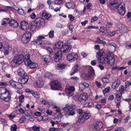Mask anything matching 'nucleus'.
I'll return each instance as SVG.
<instances>
[{
  "mask_svg": "<svg viewBox=\"0 0 131 131\" xmlns=\"http://www.w3.org/2000/svg\"><path fill=\"white\" fill-rule=\"evenodd\" d=\"M29 26L28 23L25 21H23L21 23V27L23 30H27L29 28Z\"/></svg>",
  "mask_w": 131,
  "mask_h": 131,
  "instance_id": "23",
  "label": "nucleus"
},
{
  "mask_svg": "<svg viewBox=\"0 0 131 131\" xmlns=\"http://www.w3.org/2000/svg\"><path fill=\"white\" fill-rule=\"evenodd\" d=\"M24 60V56L23 54L16 55L12 59L10 64L13 67H16L19 65Z\"/></svg>",
  "mask_w": 131,
  "mask_h": 131,
  "instance_id": "2",
  "label": "nucleus"
},
{
  "mask_svg": "<svg viewBox=\"0 0 131 131\" xmlns=\"http://www.w3.org/2000/svg\"><path fill=\"white\" fill-rule=\"evenodd\" d=\"M42 73L40 72V73L37 74L36 75V77L38 79H42Z\"/></svg>",
  "mask_w": 131,
  "mask_h": 131,
  "instance_id": "43",
  "label": "nucleus"
},
{
  "mask_svg": "<svg viewBox=\"0 0 131 131\" xmlns=\"http://www.w3.org/2000/svg\"><path fill=\"white\" fill-rule=\"evenodd\" d=\"M9 66V64L7 63H4L3 65V69H5L8 67Z\"/></svg>",
  "mask_w": 131,
  "mask_h": 131,
  "instance_id": "60",
  "label": "nucleus"
},
{
  "mask_svg": "<svg viewBox=\"0 0 131 131\" xmlns=\"http://www.w3.org/2000/svg\"><path fill=\"white\" fill-rule=\"evenodd\" d=\"M116 98L117 101H119L121 99L122 94L119 93L118 91H117L116 93Z\"/></svg>",
  "mask_w": 131,
  "mask_h": 131,
  "instance_id": "33",
  "label": "nucleus"
},
{
  "mask_svg": "<svg viewBox=\"0 0 131 131\" xmlns=\"http://www.w3.org/2000/svg\"><path fill=\"white\" fill-rule=\"evenodd\" d=\"M11 94L9 91L5 94L1 95L0 98L5 102H8L10 99Z\"/></svg>",
  "mask_w": 131,
  "mask_h": 131,
  "instance_id": "12",
  "label": "nucleus"
},
{
  "mask_svg": "<svg viewBox=\"0 0 131 131\" xmlns=\"http://www.w3.org/2000/svg\"><path fill=\"white\" fill-rule=\"evenodd\" d=\"M74 109V106L73 105L66 106L64 107L63 110L66 113L65 116L68 117L70 116H72L74 115L75 113L74 111H72Z\"/></svg>",
  "mask_w": 131,
  "mask_h": 131,
  "instance_id": "3",
  "label": "nucleus"
},
{
  "mask_svg": "<svg viewBox=\"0 0 131 131\" xmlns=\"http://www.w3.org/2000/svg\"><path fill=\"white\" fill-rule=\"evenodd\" d=\"M68 17L70 18V20L71 21L73 20L74 19V17L71 14H70L68 16Z\"/></svg>",
  "mask_w": 131,
  "mask_h": 131,
  "instance_id": "56",
  "label": "nucleus"
},
{
  "mask_svg": "<svg viewBox=\"0 0 131 131\" xmlns=\"http://www.w3.org/2000/svg\"><path fill=\"white\" fill-rule=\"evenodd\" d=\"M27 63L26 64L30 68H35L38 66V65L37 63L32 62L31 60L28 61H27Z\"/></svg>",
  "mask_w": 131,
  "mask_h": 131,
  "instance_id": "18",
  "label": "nucleus"
},
{
  "mask_svg": "<svg viewBox=\"0 0 131 131\" xmlns=\"http://www.w3.org/2000/svg\"><path fill=\"white\" fill-rule=\"evenodd\" d=\"M17 72L18 75L21 77H23V76L25 75V73L23 69L20 67L17 70Z\"/></svg>",
  "mask_w": 131,
  "mask_h": 131,
  "instance_id": "25",
  "label": "nucleus"
},
{
  "mask_svg": "<svg viewBox=\"0 0 131 131\" xmlns=\"http://www.w3.org/2000/svg\"><path fill=\"white\" fill-rule=\"evenodd\" d=\"M48 35H44V36L42 35L39 36L37 38L36 41H34V43H36L38 44H42L43 43V42L41 41V42H39V41H41L42 39L46 38L45 37H47Z\"/></svg>",
  "mask_w": 131,
  "mask_h": 131,
  "instance_id": "17",
  "label": "nucleus"
},
{
  "mask_svg": "<svg viewBox=\"0 0 131 131\" xmlns=\"http://www.w3.org/2000/svg\"><path fill=\"white\" fill-rule=\"evenodd\" d=\"M110 87H107L103 90V92L105 95L106 93H107L110 91Z\"/></svg>",
  "mask_w": 131,
  "mask_h": 131,
  "instance_id": "39",
  "label": "nucleus"
},
{
  "mask_svg": "<svg viewBox=\"0 0 131 131\" xmlns=\"http://www.w3.org/2000/svg\"><path fill=\"white\" fill-rule=\"evenodd\" d=\"M89 86V84L87 83H81L79 85V90L81 91H83V90L88 88Z\"/></svg>",
  "mask_w": 131,
  "mask_h": 131,
  "instance_id": "22",
  "label": "nucleus"
},
{
  "mask_svg": "<svg viewBox=\"0 0 131 131\" xmlns=\"http://www.w3.org/2000/svg\"><path fill=\"white\" fill-rule=\"evenodd\" d=\"M63 0H56L54 1V3L56 4H63Z\"/></svg>",
  "mask_w": 131,
  "mask_h": 131,
  "instance_id": "44",
  "label": "nucleus"
},
{
  "mask_svg": "<svg viewBox=\"0 0 131 131\" xmlns=\"http://www.w3.org/2000/svg\"><path fill=\"white\" fill-rule=\"evenodd\" d=\"M107 56H104L98 58V60L100 63L103 64L107 63Z\"/></svg>",
  "mask_w": 131,
  "mask_h": 131,
  "instance_id": "20",
  "label": "nucleus"
},
{
  "mask_svg": "<svg viewBox=\"0 0 131 131\" xmlns=\"http://www.w3.org/2000/svg\"><path fill=\"white\" fill-rule=\"evenodd\" d=\"M44 59V61L47 64L49 63V55H46L43 57Z\"/></svg>",
  "mask_w": 131,
  "mask_h": 131,
  "instance_id": "35",
  "label": "nucleus"
},
{
  "mask_svg": "<svg viewBox=\"0 0 131 131\" xmlns=\"http://www.w3.org/2000/svg\"><path fill=\"white\" fill-rule=\"evenodd\" d=\"M31 34L29 31H27L21 37V41L24 43L28 42L31 38Z\"/></svg>",
  "mask_w": 131,
  "mask_h": 131,
  "instance_id": "5",
  "label": "nucleus"
},
{
  "mask_svg": "<svg viewBox=\"0 0 131 131\" xmlns=\"http://www.w3.org/2000/svg\"><path fill=\"white\" fill-rule=\"evenodd\" d=\"M37 86L39 87H42L44 85V82L42 79H38L36 82Z\"/></svg>",
  "mask_w": 131,
  "mask_h": 131,
  "instance_id": "29",
  "label": "nucleus"
},
{
  "mask_svg": "<svg viewBox=\"0 0 131 131\" xmlns=\"http://www.w3.org/2000/svg\"><path fill=\"white\" fill-rule=\"evenodd\" d=\"M42 16L44 17L46 19H48L49 18V17L48 16V14L47 13L46 11L43 12L42 13Z\"/></svg>",
  "mask_w": 131,
  "mask_h": 131,
  "instance_id": "36",
  "label": "nucleus"
},
{
  "mask_svg": "<svg viewBox=\"0 0 131 131\" xmlns=\"http://www.w3.org/2000/svg\"><path fill=\"white\" fill-rule=\"evenodd\" d=\"M88 98V94L86 93H84L80 94L78 98V100L81 103H84Z\"/></svg>",
  "mask_w": 131,
  "mask_h": 131,
  "instance_id": "11",
  "label": "nucleus"
},
{
  "mask_svg": "<svg viewBox=\"0 0 131 131\" xmlns=\"http://www.w3.org/2000/svg\"><path fill=\"white\" fill-rule=\"evenodd\" d=\"M79 67V66L78 65H77L75 66L74 68V71L75 72H77L78 70H79L78 68Z\"/></svg>",
  "mask_w": 131,
  "mask_h": 131,
  "instance_id": "53",
  "label": "nucleus"
},
{
  "mask_svg": "<svg viewBox=\"0 0 131 131\" xmlns=\"http://www.w3.org/2000/svg\"><path fill=\"white\" fill-rule=\"evenodd\" d=\"M30 28L32 31H35L36 29H38L39 28L37 27L36 25H32L30 26Z\"/></svg>",
  "mask_w": 131,
  "mask_h": 131,
  "instance_id": "34",
  "label": "nucleus"
},
{
  "mask_svg": "<svg viewBox=\"0 0 131 131\" xmlns=\"http://www.w3.org/2000/svg\"><path fill=\"white\" fill-rule=\"evenodd\" d=\"M9 91L5 87H1L0 88V97L1 95L5 94Z\"/></svg>",
  "mask_w": 131,
  "mask_h": 131,
  "instance_id": "28",
  "label": "nucleus"
},
{
  "mask_svg": "<svg viewBox=\"0 0 131 131\" xmlns=\"http://www.w3.org/2000/svg\"><path fill=\"white\" fill-rule=\"evenodd\" d=\"M107 63L111 66L113 65L115 61V58L113 54H109L107 56Z\"/></svg>",
  "mask_w": 131,
  "mask_h": 131,
  "instance_id": "10",
  "label": "nucleus"
},
{
  "mask_svg": "<svg viewBox=\"0 0 131 131\" xmlns=\"http://www.w3.org/2000/svg\"><path fill=\"white\" fill-rule=\"evenodd\" d=\"M112 25V24L111 23L108 22L106 24V27L107 28H110Z\"/></svg>",
  "mask_w": 131,
  "mask_h": 131,
  "instance_id": "61",
  "label": "nucleus"
},
{
  "mask_svg": "<svg viewBox=\"0 0 131 131\" xmlns=\"http://www.w3.org/2000/svg\"><path fill=\"white\" fill-rule=\"evenodd\" d=\"M104 53V51L102 50H101L97 52L96 53L97 56L99 57H103V54Z\"/></svg>",
  "mask_w": 131,
  "mask_h": 131,
  "instance_id": "37",
  "label": "nucleus"
},
{
  "mask_svg": "<svg viewBox=\"0 0 131 131\" xmlns=\"http://www.w3.org/2000/svg\"><path fill=\"white\" fill-rule=\"evenodd\" d=\"M116 32L115 31L112 32H109L108 33V37H111L114 35Z\"/></svg>",
  "mask_w": 131,
  "mask_h": 131,
  "instance_id": "47",
  "label": "nucleus"
},
{
  "mask_svg": "<svg viewBox=\"0 0 131 131\" xmlns=\"http://www.w3.org/2000/svg\"><path fill=\"white\" fill-rule=\"evenodd\" d=\"M16 82H15L13 80H11L9 81V83L13 87L15 88Z\"/></svg>",
  "mask_w": 131,
  "mask_h": 131,
  "instance_id": "46",
  "label": "nucleus"
},
{
  "mask_svg": "<svg viewBox=\"0 0 131 131\" xmlns=\"http://www.w3.org/2000/svg\"><path fill=\"white\" fill-rule=\"evenodd\" d=\"M117 3L114 1L112 2L109 5V7L111 10H114L117 8Z\"/></svg>",
  "mask_w": 131,
  "mask_h": 131,
  "instance_id": "24",
  "label": "nucleus"
},
{
  "mask_svg": "<svg viewBox=\"0 0 131 131\" xmlns=\"http://www.w3.org/2000/svg\"><path fill=\"white\" fill-rule=\"evenodd\" d=\"M117 9L119 14L122 16L124 15L125 12V5L124 3H120L117 6Z\"/></svg>",
  "mask_w": 131,
  "mask_h": 131,
  "instance_id": "7",
  "label": "nucleus"
},
{
  "mask_svg": "<svg viewBox=\"0 0 131 131\" xmlns=\"http://www.w3.org/2000/svg\"><path fill=\"white\" fill-rule=\"evenodd\" d=\"M114 131H124V130L123 128L120 127L116 128Z\"/></svg>",
  "mask_w": 131,
  "mask_h": 131,
  "instance_id": "57",
  "label": "nucleus"
},
{
  "mask_svg": "<svg viewBox=\"0 0 131 131\" xmlns=\"http://www.w3.org/2000/svg\"><path fill=\"white\" fill-rule=\"evenodd\" d=\"M30 56L29 54H28L25 55V58L24 57V60L25 62V64L27 63V62L26 61H30L31 60L29 59Z\"/></svg>",
  "mask_w": 131,
  "mask_h": 131,
  "instance_id": "30",
  "label": "nucleus"
},
{
  "mask_svg": "<svg viewBox=\"0 0 131 131\" xmlns=\"http://www.w3.org/2000/svg\"><path fill=\"white\" fill-rule=\"evenodd\" d=\"M22 78L19 79L18 80V83L21 84H25L26 83L28 79V77L26 75H25Z\"/></svg>",
  "mask_w": 131,
  "mask_h": 131,
  "instance_id": "15",
  "label": "nucleus"
},
{
  "mask_svg": "<svg viewBox=\"0 0 131 131\" xmlns=\"http://www.w3.org/2000/svg\"><path fill=\"white\" fill-rule=\"evenodd\" d=\"M98 19L97 17L96 16H94L93 17L91 20V22L92 23L94 21H95L96 20Z\"/></svg>",
  "mask_w": 131,
  "mask_h": 131,
  "instance_id": "55",
  "label": "nucleus"
},
{
  "mask_svg": "<svg viewBox=\"0 0 131 131\" xmlns=\"http://www.w3.org/2000/svg\"><path fill=\"white\" fill-rule=\"evenodd\" d=\"M9 19L8 18H5L3 19L2 25H7L8 24H9Z\"/></svg>",
  "mask_w": 131,
  "mask_h": 131,
  "instance_id": "31",
  "label": "nucleus"
},
{
  "mask_svg": "<svg viewBox=\"0 0 131 131\" xmlns=\"http://www.w3.org/2000/svg\"><path fill=\"white\" fill-rule=\"evenodd\" d=\"M117 27L119 29V30L121 32H125L128 31L126 27L124 24H119Z\"/></svg>",
  "mask_w": 131,
  "mask_h": 131,
  "instance_id": "21",
  "label": "nucleus"
},
{
  "mask_svg": "<svg viewBox=\"0 0 131 131\" xmlns=\"http://www.w3.org/2000/svg\"><path fill=\"white\" fill-rule=\"evenodd\" d=\"M78 54L75 53H72L67 54V60L72 62L76 60L78 58Z\"/></svg>",
  "mask_w": 131,
  "mask_h": 131,
  "instance_id": "8",
  "label": "nucleus"
},
{
  "mask_svg": "<svg viewBox=\"0 0 131 131\" xmlns=\"http://www.w3.org/2000/svg\"><path fill=\"white\" fill-rule=\"evenodd\" d=\"M90 116V114L89 111H84L83 114L82 116L79 117L77 123L78 122L79 123L83 122L84 120H86L88 119Z\"/></svg>",
  "mask_w": 131,
  "mask_h": 131,
  "instance_id": "4",
  "label": "nucleus"
},
{
  "mask_svg": "<svg viewBox=\"0 0 131 131\" xmlns=\"http://www.w3.org/2000/svg\"><path fill=\"white\" fill-rule=\"evenodd\" d=\"M9 25L14 28H16L18 26V23L16 21L14 20H9Z\"/></svg>",
  "mask_w": 131,
  "mask_h": 131,
  "instance_id": "19",
  "label": "nucleus"
},
{
  "mask_svg": "<svg viewBox=\"0 0 131 131\" xmlns=\"http://www.w3.org/2000/svg\"><path fill=\"white\" fill-rule=\"evenodd\" d=\"M102 81L104 83H108L109 81L108 79L106 78H103L102 80Z\"/></svg>",
  "mask_w": 131,
  "mask_h": 131,
  "instance_id": "51",
  "label": "nucleus"
},
{
  "mask_svg": "<svg viewBox=\"0 0 131 131\" xmlns=\"http://www.w3.org/2000/svg\"><path fill=\"white\" fill-rule=\"evenodd\" d=\"M8 117L10 119H13L14 117H15V116L13 114V113L12 114L9 115H8Z\"/></svg>",
  "mask_w": 131,
  "mask_h": 131,
  "instance_id": "64",
  "label": "nucleus"
},
{
  "mask_svg": "<svg viewBox=\"0 0 131 131\" xmlns=\"http://www.w3.org/2000/svg\"><path fill=\"white\" fill-rule=\"evenodd\" d=\"M22 84L19 83V84L17 82H16V85H15V88L17 89H20L22 88Z\"/></svg>",
  "mask_w": 131,
  "mask_h": 131,
  "instance_id": "38",
  "label": "nucleus"
},
{
  "mask_svg": "<svg viewBox=\"0 0 131 131\" xmlns=\"http://www.w3.org/2000/svg\"><path fill=\"white\" fill-rule=\"evenodd\" d=\"M51 89L53 90H59L61 88L60 82L57 80L53 81L51 84Z\"/></svg>",
  "mask_w": 131,
  "mask_h": 131,
  "instance_id": "6",
  "label": "nucleus"
},
{
  "mask_svg": "<svg viewBox=\"0 0 131 131\" xmlns=\"http://www.w3.org/2000/svg\"><path fill=\"white\" fill-rule=\"evenodd\" d=\"M72 3H71L69 2L67 3L66 4V6L68 8H71L72 6Z\"/></svg>",
  "mask_w": 131,
  "mask_h": 131,
  "instance_id": "54",
  "label": "nucleus"
},
{
  "mask_svg": "<svg viewBox=\"0 0 131 131\" xmlns=\"http://www.w3.org/2000/svg\"><path fill=\"white\" fill-rule=\"evenodd\" d=\"M26 119L24 116H22L20 119L19 120V121L20 123H23L26 120Z\"/></svg>",
  "mask_w": 131,
  "mask_h": 131,
  "instance_id": "45",
  "label": "nucleus"
},
{
  "mask_svg": "<svg viewBox=\"0 0 131 131\" xmlns=\"http://www.w3.org/2000/svg\"><path fill=\"white\" fill-rule=\"evenodd\" d=\"M65 67V65L63 64L60 63L58 65L57 69H58L61 70V69L64 68Z\"/></svg>",
  "mask_w": 131,
  "mask_h": 131,
  "instance_id": "32",
  "label": "nucleus"
},
{
  "mask_svg": "<svg viewBox=\"0 0 131 131\" xmlns=\"http://www.w3.org/2000/svg\"><path fill=\"white\" fill-rule=\"evenodd\" d=\"M33 96L37 98H39V97L40 94L37 92H34L32 93Z\"/></svg>",
  "mask_w": 131,
  "mask_h": 131,
  "instance_id": "41",
  "label": "nucleus"
},
{
  "mask_svg": "<svg viewBox=\"0 0 131 131\" xmlns=\"http://www.w3.org/2000/svg\"><path fill=\"white\" fill-rule=\"evenodd\" d=\"M69 29L71 31V33L73 32V26L72 25L69 26Z\"/></svg>",
  "mask_w": 131,
  "mask_h": 131,
  "instance_id": "63",
  "label": "nucleus"
},
{
  "mask_svg": "<svg viewBox=\"0 0 131 131\" xmlns=\"http://www.w3.org/2000/svg\"><path fill=\"white\" fill-rule=\"evenodd\" d=\"M17 127L15 124H14L11 125L10 130L11 131H16Z\"/></svg>",
  "mask_w": 131,
  "mask_h": 131,
  "instance_id": "40",
  "label": "nucleus"
},
{
  "mask_svg": "<svg viewBox=\"0 0 131 131\" xmlns=\"http://www.w3.org/2000/svg\"><path fill=\"white\" fill-rule=\"evenodd\" d=\"M94 70L93 68L90 67L88 70L87 74L85 75V79L86 80L90 79L94 75Z\"/></svg>",
  "mask_w": 131,
  "mask_h": 131,
  "instance_id": "9",
  "label": "nucleus"
},
{
  "mask_svg": "<svg viewBox=\"0 0 131 131\" xmlns=\"http://www.w3.org/2000/svg\"><path fill=\"white\" fill-rule=\"evenodd\" d=\"M94 128L97 130L101 129L103 127V124L102 122L97 121L95 122L94 124Z\"/></svg>",
  "mask_w": 131,
  "mask_h": 131,
  "instance_id": "16",
  "label": "nucleus"
},
{
  "mask_svg": "<svg viewBox=\"0 0 131 131\" xmlns=\"http://www.w3.org/2000/svg\"><path fill=\"white\" fill-rule=\"evenodd\" d=\"M63 43L61 41H59L57 42L55 45V47L53 48L54 50L56 49V48L60 49L63 47Z\"/></svg>",
  "mask_w": 131,
  "mask_h": 131,
  "instance_id": "26",
  "label": "nucleus"
},
{
  "mask_svg": "<svg viewBox=\"0 0 131 131\" xmlns=\"http://www.w3.org/2000/svg\"><path fill=\"white\" fill-rule=\"evenodd\" d=\"M43 19L41 18H37L34 20V24L36 25L39 28L41 26V23L43 22Z\"/></svg>",
  "mask_w": 131,
  "mask_h": 131,
  "instance_id": "14",
  "label": "nucleus"
},
{
  "mask_svg": "<svg viewBox=\"0 0 131 131\" xmlns=\"http://www.w3.org/2000/svg\"><path fill=\"white\" fill-rule=\"evenodd\" d=\"M121 82L120 80H117L116 81L114 82L112 84V88L114 89L117 88L119 85L120 84Z\"/></svg>",
  "mask_w": 131,
  "mask_h": 131,
  "instance_id": "27",
  "label": "nucleus"
},
{
  "mask_svg": "<svg viewBox=\"0 0 131 131\" xmlns=\"http://www.w3.org/2000/svg\"><path fill=\"white\" fill-rule=\"evenodd\" d=\"M71 46L64 45L61 49V51H58L54 54V50L50 48V53L53 55L54 61L58 62L61 59L62 57V52L68 53L71 49Z\"/></svg>",
  "mask_w": 131,
  "mask_h": 131,
  "instance_id": "1",
  "label": "nucleus"
},
{
  "mask_svg": "<svg viewBox=\"0 0 131 131\" xmlns=\"http://www.w3.org/2000/svg\"><path fill=\"white\" fill-rule=\"evenodd\" d=\"M54 31L53 30H51L50 32V37L53 38L54 36Z\"/></svg>",
  "mask_w": 131,
  "mask_h": 131,
  "instance_id": "58",
  "label": "nucleus"
},
{
  "mask_svg": "<svg viewBox=\"0 0 131 131\" xmlns=\"http://www.w3.org/2000/svg\"><path fill=\"white\" fill-rule=\"evenodd\" d=\"M95 83L96 85L97 88H100L101 87L102 85L101 83L98 82L96 81H95Z\"/></svg>",
  "mask_w": 131,
  "mask_h": 131,
  "instance_id": "50",
  "label": "nucleus"
},
{
  "mask_svg": "<svg viewBox=\"0 0 131 131\" xmlns=\"http://www.w3.org/2000/svg\"><path fill=\"white\" fill-rule=\"evenodd\" d=\"M97 63V61L96 60H94L91 62V64L92 66H95Z\"/></svg>",
  "mask_w": 131,
  "mask_h": 131,
  "instance_id": "62",
  "label": "nucleus"
},
{
  "mask_svg": "<svg viewBox=\"0 0 131 131\" xmlns=\"http://www.w3.org/2000/svg\"><path fill=\"white\" fill-rule=\"evenodd\" d=\"M19 101L21 102H23L24 101V96L23 95H21L19 97Z\"/></svg>",
  "mask_w": 131,
  "mask_h": 131,
  "instance_id": "52",
  "label": "nucleus"
},
{
  "mask_svg": "<svg viewBox=\"0 0 131 131\" xmlns=\"http://www.w3.org/2000/svg\"><path fill=\"white\" fill-rule=\"evenodd\" d=\"M40 128L39 127H37L36 125L33 126L32 127V129L34 131H40L39 129Z\"/></svg>",
  "mask_w": 131,
  "mask_h": 131,
  "instance_id": "48",
  "label": "nucleus"
},
{
  "mask_svg": "<svg viewBox=\"0 0 131 131\" xmlns=\"http://www.w3.org/2000/svg\"><path fill=\"white\" fill-rule=\"evenodd\" d=\"M125 91L124 87L123 86H121L119 88V93L121 94H123L124 93Z\"/></svg>",
  "mask_w": 131,
  "mask_h": 131,
  "instance_id": "42",
  "label": "nucleus"
},
{
  "mask_svg": "<svg viewBox=\"0 0 131 131\" xmlns=\"http://www.w3.org/2000/svg\"><path fill=\"white\" fill-rule=\"evenodd\" d=\"M36 15L34 13H32L30 15L29 17L32 19H34L36 17Z\"/></svg>",
  "mask_w": 131,
  "mask_h": 131,
  "instance_id": "59",
  "label": "nucleus"
},
{
  "mask_svg": "<svg viewBox=\"0 0 131 131\" xmlns=\"http://www.w3.org/2000/svg\"><path fill=\"white\" fill-rule=\"evenodd\" d=\"M18 13L22 15H24L25 14L24 11L22 8H20L18 11Z\"/></svg>",
  "mask_w": 131,
  "mask_h": 131,
  "instance_id": "49",
  "label": "nucleus"
},
{
  "mask_svg": "<svg viewBox=\"0 0 131 131\" xmlns=\"http://www.w3.org/2000/svg\"><path fill=\"white\" fill-rule=\"evenodd\" d=\"M75 88L73 86H69L66 90V94L69 96H72L73 94Z\"/></svg>",
  "mask_w": 131,
  "mask_h": 131,
  "instance_id": "13",
  "label": "nucleus"
}]
</instances>
